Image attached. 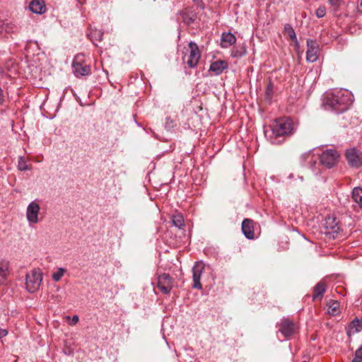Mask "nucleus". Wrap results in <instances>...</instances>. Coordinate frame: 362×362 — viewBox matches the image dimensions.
Instances as JSON below:
<instances>
[{
	"mask_svg": "<svg viewBox=\"0 0 362 362\" xmlns=\"http://www.w3.org/2000/svg\"><path fill=\"white\" fill-rule=\"evenodd\" d=\"M236 42L235 36L230 33H223L221 35V46L223 48H228L234 45Z\"/></svg>",
	"mask_w": 362,
	"mask_h": 362,
	"instance_id": "nucleus-17",
	"label": "nucleus"
},
{
	"mask_svg": "<svg viewBox=\"0 0 362 362\" xmlns=\"http://www.w3.org/2000/svg\"><path fill=\"white\" fill-rule=\"evenodd\" d=\"M25 280L26 289L30 293H34L40 288L42 274L39 269H35L27 274Z\"/></svg>",
	"mask_w": 362,
	"mask_h": 362,
	"instance_id": "nucleus-3",
	"label": "nucleus"
},
{
	"mask_svg": "<svg viewBox=\"0 0 362 362\" xmlns=\"http://www.w3.org/2000/svg\"><path fill=\"white\" fill-rule=\"evenodd\" d=\"M18 169L21 171L30 170L31 168L26 163L25 158L22 156L18 158Z\"/></svg>",
	"mask_w": 362,
	"mask_h": 362,
	"instance_id": "nucleus-27",
	"label": "nucleus"
},
{
	"mask_svg": "<svg viewBox=\"0 0 362 362\" xmlns=\"http://www.w3.org/2000/svg\"><path fill=\"white\" fill-rule=\"evenodd\" d=\"M324 228V233L332 238L336 237L340 229L336 218L333 216H329L325 220Z\"/></svg>",
	"mask_w": 362,
	"mask_h": 362,
	"instance_id": "nucleus-9",
	"label": "nucleus"
},
{
	"mask_svg": "<svg viewBox=\"0 0 362 362\" xmlns=\"http://www.w3.org/2000/svg\"><path fill=\"white\" fill-rule=\"evenodd\" d=\"M233 57H237L238 55H237V54H233Z\"/></svg>",
	"mask_w": 362,
	"mask_h": 362,
	"instance_id": "nucleus-39",
	"label": "nucleus"
},
{
	"mask_svg": "<svg viewBox=\"0 0 362 362\" xmlns=\"http://www.w3.org/2000/svg\"><path fill=\"white\" fill-rule=\"evenodd\" d=\"M339 154L334 149H326L319 156L320 164L327 168L334 167L339 161Z\"/></svg>",
	"mask_w": 362,
	"mask_h": 362,
	"instance_id": "nucleus-5",
	"label": "nucleus"
},
{
	"mask_svg": "<svg viewBox=\"0 0 362 362\" xmlns=\"http://www.w3.org/2000/svg\"><path fill=\"white\" fill-rule=\"evenodd\" d=\"M40 207L39 204L35 202H31L26 209V218L30 223H37L39 221L38 215Z\"/></svg>",
	"mask_w": 362,
	"mask_h": 362,
	"instance_id": "nucleus-12",
	"label": "nucleus"
},
{
	"mask_svg": "<svg viewBox=\"0 0 362 362\" xmlns=\"http://www.w3.org/2000/svg\"><path fill=\"white\" fill-rule=\"evenodd\" d=\"M360 7L362 8V0L360 1Z\"/></svg>",
	"mask_w": 362,
	"mask_h": 362,
	"instance_id": "nucleus-38",
	"label": "nucleus"
},
{
	"mask_svg": "<svg viewBox=\"0 0 362 362\" xmlns=\"http://www.w3.org/2000/svg\"><path fill=\"white\" fill-rule=\"evenodd\" d=\"M353 201L362 208V187H354L352 190Z\"/></svg>",
	"mask_w": 362,
	"mask_h": 362,
	"instance_id": "nucleus-23",
	"label": "nucleus"
},
{
	"mask_svg": "<svg viewBox=\"0 0 362 362\" xmlns=\"http://www.w3.org/2000/svg\"><path fill=\"white\" fill-rule=\"evenodd\" d=\"M204 269V264L202 262H197L192 268V288L202 289V286L200 282L201 276Z\"/></svg>",
	"mask_w": 362,
	"mask_h": 362,
	"instance_id": "nucleus-11",
	"label": "nucleus"
},
{
	"mask_svg": "<svg viewBox=\"0 0 362 362\" xmlns=\"http://www.w3.org/2000/svg\"><path fill=\"white\" fill-rule=\"evenodd\" d=\"M8 275V265L6 262H0V286L6 284Z\"/></svg>",
	"mask_w": 362,
	"mask_h": 362,
	"instance_id": "nucleus-20",
	"label": "nucleus"
},
{
	"mask_svg": "<svg viewBox=\"0 0 362 362\" xmlns=\"http://www.w3.org/2000/svg\"><path fill=\"white\" fill-rule=\"evenodd\" d=\"M8 334V331L6 329L0 327V339Z\"/></svg>",
	"mask_w": 362,
	"mask_h": 362,
	"instance_id": "nucleus-33",
	"label": "nucleus"
},
{
	"mask_svg": "<svg viewBox=\"0 0 362 362\" xmlns=\"http://www.w3.org/2000/svg\"><path fill=\"white\" fill-rule=\"evenodd\" d=\"M329 4L334 8H337L341 4L342 0H329Z\"/></svg>",
	"mask_w": 362,
	"mask_h": 362,
	"instance_id": "nucleus-32",
	"label": "nucleus"
},
{
	"mask_svg": "<svg viewBox=\"0 0 362 362\" xmlns=\"http://www.w3.org/2000/svg\"><path fill=\"white\" fill-rule=\"evenodd\" d=\"M29 8L34 13H44L46 11L45 3L43 0H32L29 4Z\"/></svg>",
	"mask_w": 362,
	"mask_h": 362,
	"instance_id": "nucleus-15",
	"label": "nucleus"
},
{
	"mask_svg": "<svg viewBox=\"0 0 362 362\" xmlns=\"http://www.w3.org/2000/svg\"><path fill=\"white\" fill-rule=\"evenodd\" d=\"M16 29L15 24L8 22H4L0 20V35L6 37L7 34L11 33Z\"/></svg>",
	"mask_w": 362,
	"mask_h": 362,
	"instance_id": "nucleus-19",
	"label": "nucleus"
},
{
	"mask_svg": "<svg viewBox=\"0 0 362 362\" xmlns=\"http://www.w3.org/2000/svg\"><path fill=\"white\" fill-rule=\"evenodd\" d=\"M254 225V221L249 218L244 219L242 223L243 233L249 240L255 238Z\"/></svg>",
	"mask_w": 362,
	"mask_h": 362,
	"instance_id": "nucleus-14",
	"label": "nucleus"
},
{
	"mask_svg": "<svg viewBox=\"0 0 362 362\" xmlns=\"http://www.w3.org/2000/svg\"><path fill=\"white\" fill-rule=\"evenodd\" d=\"M346 158L349 165L355 168L362 166V152L356 148L348 149L346 152Z\"/></svg>",
	"mask_w": 362,
	"mask_h": 362,
	"instance_id": "nucleus-7",
	"label": "nucleus"
},
{
	"mask_svg": "<svg viewBox=\"0 0 362 362\" xmlns=\"http://www.w3.org/2000/svg\"><path fill=\"white\" fill-rule=\"evenodd\" d=\"M306 60L309 62H315L319 57V45L313 40H307Z\"/></svg>",
	"mask_w": 362,
	"mask_h": 362,
	"instance_id": "nucleus-10",
	"label": "nucleus"
},
{
	"mask_svg": "<svg viewBox=\"0 0 362 362\" xmlns=\"http://www.w3.org/2000/svg\"><path fill=\"white\" fill-rule=\"evenodd\" d=\"M78 317L77 315H74L71 319V325H76L78 322Z\"/></svg>",
	"mask_w": 362,
	"mask_h": 362,
	"instance_id": "nucleus-35",
	"label": "nucleus"
},
{
	"mask_svg": "<svg viewBox=\"0 0 362 362\" xmlns=\"http://www.w3.org/2000/svg\"><path fill=\"white\" fill-rule=\"evenodd\" d=\"M351 103L350 93L344 90H335L327 93L323 99L325 108L338 114L345 112Z\"/></svg>",
	"mask_w": 362,
	"mask_h": 362,
	"instance_id": "nucleus-1",
	"label": "nucleus"
},
{
	"mask_svg": "<svg viewBox=\"0 0 362 362\" xmlns=\"http://www.w3.org/2000/svg\"><path fill=\"white\" fill-rule=\"evenodd\" d=\"M188 49L183 57L184 62L190 68H194L199 63L201 53L197 45L194 42H190L188 45Z\"/></svg>",
	"mask_w": 362,
	"mask_h": 362,
	"instance_id": "nucleus-4",
	"label": "nucleus"
},
{
	"mask_svg": "<svg viewBox=\"0 0 362 362\" xmlns=\"http://www.w3.org/2000/svg\"><path fill=\"white\" fill-rule=\"evenodd\" d=\"M3 75V71L1 70V69L0 68V76Z\"/></svg>",
	"mask_w": 362,
	"mask_h": 362,
	"instance_id": "nucleus-37",
	"label": "nucleus"
},
{
	"mask_svg": "<svg viewBox=\"0 0 362 362\" xmlns=\"http://www.w3.org/2000/svg\"><path fill=\"white\" fill-rule=\"evenodd\" d=\"M303 157L305 160H308V164H310V168L313 169L314 165L316 164V160L313 159V154L312 151L305 153Z\"/></svg>",
	"mask_w": 362,
	"mask_h": 362,
	"instance_id": "nucleus-28",
	"label": "nucleus"
},
{
	"mask_svg": "<svg viewBox=\"0 0 362 362\" xmlns=\"http://www.w3.org/2000/svg\"><path fill=\"white\" fill-rule=\"evenodd\" d=\"M352 362H362V347L358 348L355 351Z\"/></svg>",
	"mask_w": 362,
	"mask_h": 362,
	"instance_id": "nucleus-30",
	"label": "nucleus"
},
{
	"mask_svg": "<svg viewBox=\"0 0 362 362\" xmlns=\"http://www.w3.org/2000/svg\"><path fill=\"white\" fill-rule=\"evenodd\" d=\"M72 67L77 77L88 76L90 74V67L83 61L82 55L78 54L75 57Z\"/></svg>",
	"mask_w": 362,
	"mask_h": 362,
	"instance_id": "nucleus-6",
	"label": "nucleus"
},
{
	"mask_svg": "<svg viewBox=\"0 0 362 362\" xmlns=\"http://www.w3.org/2000/svg\"><path fill=\"white\" fill-rule=\"evenodd\" d=\"M89 36L92 41H93V40L101 41L103 39V33L100 30H94L90 31Z\"/></svg>",
	"mask_w": 362,
	"mask_h": 362,
	"instance_id": "nucleus-26",
	"label": "nucleus"
},
{
	"mask_svg": "<svg viewBox=\"0 0 362 362\" xmlns=\"http://www.w3.org/2000/svg\"><path fill=\"white\" fill-rule=\"evenodd\" d=\"M66 272V269L64 268H58L57 270L52 274V279L54 281H59Z\"/></svg>",
	"mask_w": 362,
	"mask_h": 362,
	"instance_id": "nucleus-29",
	"label": "nucleus"
},
{
	"mask_svg": "<svg viewBox=\"0 0 362 362\" xmlns=\"http://www.w3.org/2000/svg\"><path fill=\"white\" fill-rule=\"evenodd\" d=\"M228 68V63L223 60H218L212 62L209 67V71L214 73L215 75H220Z\"/></svg>",
	"mask_w": 362,
	"mask_h": 362,
	"instance_id": "nucleus-16",
	"label": "nucleus"
},
{
	"mask_svg": "<svg viewBox=\"0 0 362 362\" xmlns=\"http://www.w3.org/2000/svg\"><path fill=\"white\" fill-rule=\"evenodd\" d=\"M284 32L293 40L296 45H298V42L295 33V30L290 24H286L284 25Z\"/></svg>",
	"mask_w": 362,
	"mask_h": 362,
	"instance_id": "nucleus-25",
	"label": "nucleus"
},
{
	"mask_svg": "<svg viewBox=\"0 0 362 362\" xmlns=\"http://www.w3.org/2000/svg\"><path fill=\"white\" fill-rule=\"evenodd\" d=\"M294 132V125L289 118L277 119L272 124L269 129L264 130V134L271 143L278 144L281 141L279 138L291 135Z\"/></svg>",
	"mask_w": 362,
	"mask_h": 362,
	"instance_id": "nucleus-2",
	"label": "nucleus"
},
{
	"mask_svg": "<svg viewBox=\"0 0 362 362\" xmlns=\"http://www.w3.org/2000/svg\"><path fill=\"white\" fill-rule=\"evenodd\" d=\"M361 329L362 320L356 317L354 320H352L349 324L346 330V333L349 337H351V335H354L356 333L361 332Z\"/></svg>",
	"mask_w": 362,
	"mask_h": 362,
	"instance_id": "nucleus-18",
	"label": "nucleus"
},
{
	"mask_svg": "<svg viewBox=\"0 0 362 362\" xmlns=\"http://www.w3.org/2000/svg\"><path fill=\"white\" fill-rule=\"evenodd\" d=\"M173 279L168 274H162L158 276L157 286L164 294H168L173 286Z\"/></svg>",
	"mask_w": 362,
	"mask_h": 362,
	"instance_id": "nucleus-8",
	"label": "nucleus"
},
{
	"mask_svg": "<svg viewBox=\"0 0 362 362\" xmlns=\"http://www.w3.org/2000/svg\"><path fill=\"white\" fill-rule=\"evenodd\" d=\"M272 88L271 87L270 85H269L267 88V90H266V94L268 97H270V95H272Z\"/></svg>",
	"mask_w": 362,
	"mask_h": 362,
	"instance_id": "nucleus-34",
	"label": "nucleus"
},
{
	"mask_svg": "<svg viewBox=\"0 0 362 362\" xmlns=\"http://www.w3.org/2000/svg\"><path fill=\"white\" fill-rule=\"evenodd\" d=\"M315 14L317 18H322L326 14V8L324 6H320L315 12Z\"/></svg>",
	"mask_w": 362,
	"mask_h": 362,
	"instance_id": "nucleus-31",
	"label": "nucleus"
},
{
	"mask_svg": "<svg viewBox=\"0 0 362 362\" xmlns=\"http://www.w3.org/2000/svg\"><path fill=\"white\" fill-rule=\"evenodd\" d=\"M4 98H5V94L3 91V90L1 89V88L0 87V104L4 101Z\"/></svg>",
	"mask_w": 362,
	"mask_h": 362,
	"instance_id": "nucleus-36",
	"label": "nucleus"
},
{
	"mask_svg": "<svg viewBox=\"0 0 362 362\" xmlns=\"http://www.w3.org/2000/svg\"><path fill=\"white\" fill-rule=\"evenodd\" d=\"M325 291V285L323 283L320 282L317 284L314 287L313 299L315 300L318 298H321Z\"/></svg>",
	"mask_w": 362,
	"mask_h": 362,
	"instance_id": "nucleus-22",
	"label": "nucleus"
},
{
	"mask_svg": "<svg viewBox=\"0 0 362 362\" xmlns=\"http://www.w3.org/2000/svg\"><path fill=\"white\" fill-rule=\"evenodd\" d=\"M171 219L173 224L178 228H182L185 226L184 217L180 213L174 214Z\"/></svg>",
	"mask_w": 362,
	"mask_h": 362,
	"instance_id": "nucleus-24",
	"label": "nucleus"
},
{
	"mask_svg": "<svg viewBox=\"0 0 362 362\" xmlns=\"http://www.w3.org/2000/svg\"><path fill=\"white\" fill-rule=\"evenodd\" d=\"M296 329L297 326L293 321L289 319H283L281 320L279 331L286 338L293 335Z\"/></svg>",
	"mask_w": 362,
	"mask_h": 362,
	"instance_id": "nucleus-13",
	"label": "nucleus"
},
{
	"mask_svg": "<svg viewBox=\"0 0 362 362\" xmlns=\"http://www.w3.org/2000/svg\"><path fill=\"white\" fill-rule=\"evenodd\" d=\"M327 313L332 315L339 313V303L337 300H329L327 303Z\"/></svg>",
	"mask_w": 362,
	"mask_h": 362,
	"instance_id": "nucleus-21",
	"label": "nucleus"
}]
</instances>
